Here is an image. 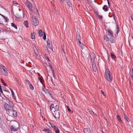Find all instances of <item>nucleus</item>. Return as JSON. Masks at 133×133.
Returning <instances> with one entry per match:
<instances>
[{"mask_svg":"<svg viewBox=\"0 0 133 133\" xmlns=\"http://www.w3.org/2000/svg\"><path fill=\"white\" fill-rule=\"evenodd\" d=\"M7 101L4 105V107L6 111L7 114L10 115V112L13 111V109L14 107V104L13 102L10 101L8 100Z\"/></svg>","mask_w":133,"mask_h":133,"instance_id":"1","label":"nucleus"},{"mask_svg":"<svg viewBox=\"0 0 133 133\" xmlns=\"http://www.w3.org/2000/svg\"><path fill=\"white\" fill-rule=\"evenodd\" d=\"M104 76L106 79L109 82H111L112 80V77L109 69H106L105 72Z\"/></svg>","mask_w":133,"mask_h":133,"instance_id":"2","label":"nucleus"},{"mask_svg":"<svg viewBox=\"0 0 133 133\" xmlns=\"http://www.w3.org/2000/svg\"><path fill=\"white\" fill-rule=\"evenodd\" d=\"M31 21L32 23L34 25H37L39 24V21L35 16H32L31 18Z\"/></svg>","mask_w":133,"mask_h":133,"instance_id":"3","label":"nucleus"},{"mask_svg":"<svg viewBox=\"0 0 133 133\" xmlns=\"http://www.w3.org/2000/svg\"><path fill=\"white\" fill-rule=\"evenodd\" d=\"M18 128V124L17 122H16L11 126V130L14 131H17Z\"/></svg>","mask_w":133,"mask_h":133,"instance_id":"4","label":"nucleus"},{"mask_svg":"<svg viewBox=\"0 0 133 133\" xmlns=\"http://www.w3.org/2000/svg\"><path fill=\"white\" fill-rule=\"evenodd\" d=\"M0 68L1 70L3 71V74L4 75L6 76L8 75V73L6 71V69L4 66L0 65Z\"/></svg>","mask_w":133,"mask_h":133,"instance_id":"5","label":"nucleus"},{"mask_svg":"<svg viewBox=\"0 0 133 133\" xmlns=\"http://www.w3.org/2000/svg\"><path fill=\"white\" fill-rule=\"evenodd\" d=\"M47 46L49 49L53 50V48L51 42L50 40L48 39L47 42Z\"/></svg>","mask_w":133,"mask_h":133,"instance_id":"6","label":"nucleus"},{"mask_svg":"<svg viewBox=\"0 0 133 133\" xmlns=\"http://www.w3.org/2000/svg\"><path fill=\"white\" fill-rule=\"evenodd\" d=\"M24 14L23 12L21 13L19 12L16 14V15L15 16V17L17 18H20L22 17V16L24 17Z\"/></svg>","mask_w":133,"mask_h":133,"instance_id":"7","label":"nucleus"},{"mask_svg":"<svg viewBox=\"0 0 133 133\" xmlns=\"http://www.w3.org/2000/svg\"><path fill=\"white\" fill-rule=\"evenodd\" d=\"M90 56L91 59V62H95V54L94 53H91Z\"/></svg>","mask_w":133,"mask_h":133,"instance_id":"8","label":"nucleus"},{"mask_svg":"<svg viewBox=\"0 0 133 133\" xmlns=\"http://www.w3.org/2000/svg\"><path fill=\"white\" fill-rule=\"evenodd\" d=\"M92 63L93 70L95 72H96L97 70V68L95 63V62H92Z\"/></svg>","mask_w":133,"mask_h":133,"instance_id":"9","label":"nucleus"},{"mask_svg":"<svg viewBox=\"0 0 133 133\" xmlns=\"http://www.w3.org/2000/svg\"><path fill=\"white\" fill-rule=\"evenodd\" d=\"M42 90L44 91L45 93L47 94V95L49 97H51L52 96L50 93L48 91V90L45 88H43Z\"/></svg>","mask_w":133,"mask_h":133,"instance_id":"10","label":"nucleus"},{"mask_svg":"<svg viewBox=\"0 0 133 133\" xmlns=\"http://www.w3.org/2000/svg\"><path fill=\"white\" fill-rule=\"evenodd\" d=\"M107 31L108 33V35L109 36H110L111 38H113L114 36L113 35V33L112 31L108 29L107 30Z\"/></svg>","mask_w":133,"mask_h":133,"instance_id":"11","label":"nucleus"},{"mask_svg":"<svg viewBox=\"0 0 133 133\" xmlns=\"http://www.w3.org/2000/svg\"><path fill=\"white\" fill-rule=\"evenodd\" d=\"M26 4L27 7L29 8V9L31 11H32V6L30 3L28 1L26 2Z\"/></svg>","mask_w":133,"mask_h":133,"instance_id":"12","label":"nucleus"},{"mask_svg":"<svg viewBox=\"0 0 133 133\" xmlns=\"http://www.w3.org/2000/svg\"><path fill=\"white\" fill-rule=\"evenodd\" d=\"M55 115L53 114V115L55 117L56 119L57 118L58 119L59 118V113L58 111H56L55 112Z\"/></svg>","mask_w":133,"mask_h":133,"instance_id":"13","label":"nucleus"},{"mask_svg":"<svg viewBox=\"0 0 133 133\" xmlns=\"http://www.w3.org/2000/svg\"><path fill=\"white\" fill-rule=\"evenodd\" d=\"M43 131L45 133H52L51 130L48 128L44 129Z\"/></svg>","mask_w":133,"mask_h":133,"instance_id":"14","label":"nucleus"},{"mask_svg":"<svg viewBox=\"0 0 133 133\" xmlns=\"http://www.w3.org/2000/svg\"><path fill=\"white\" fill-rule=\"evenodd\" d=\"M52 111V112L53 111L54 112H55L56 111H58L59 110V106L58 105H56Z\"/></svg>","mask_w":133,"mask_h":133,"instance_id":"15","label":"nucleus"},{"mask_svg":"<svg viewBox=\"0 0 133 133\" xmlns=\"http://www.w3.org/2000/svg\"><path fill=\"white\" fill-rule=\"evenodd\" d=\"M17 112L16 111L14 110L13 109V111L12 112H10V115H12L15 117L17 115Z\"/></svg>","mask_w":133,"mask_h":133,"instance_id":"16","label":"nucleus"},{"mask_svg":"<svg viewBox=\"0 0 133 133\" xmlns=\"http://www.w3.org/2000/svg\"><path fill=\"white\" fill-rule=\"evenodd\" d=\"M84 133H91V131L88 128H85L84 130Z\"/></svg>","mask_w":133,"mask_h":133,"instance_id":"17","label":"nucleus"},{"mask_svg":"<svg viewBox=\"0 0 133 133\" xmlns=\"http://www.w3.org/2000/svg\"><path fill=\"white\" fill-rule=\"evenodd\" d=\"M36 33L35 32H33L31 33V38L32 39H35V35Z\"/></svg>","mask_w":133,"mask_h":133,"instance_id":"18","label":"nucleus"},{"mask_svg":"<svg viewBox=\"0 0 133 133\" xmlns=\"http://www.w3.org/2000/svg\"><path fill=\"white\" fill-rule=\"evenodd\" d=\"M43 34V32L41 29H40L38 32L39 36V37H41L42 36Z\"/></svg>","mask_w":133,"mask_h":133,"instance_id":"19","label":"nucleus"},{"mask_svg":"<svg viewBox=\"0 0 133 133\" xmlns=\"http://www.w3.org/2000/svg\"><path fill=\"white\" fill-rule=\"evenodd\" d=\"M76 40L77 41H78L79 43H80L81 37L79 35H76Z\"/></svg>","mask_w":133,"mask_h":133,"instance_id":"20","label":"nucleus"},{"mask_svg":"<svg viewBox=\"0 0 133 133\" xmlns=\"http://www.w3.org/2000/svg\"><path fill=\"white\" fill-rule=\"evenodd\" d=\"M102 9L105 11H107L108 10V9L107 8V6L106 5L104 6Z\"/></svg>","mask_w":133,"mask_h":133,"instance_id":"21","label":"nucleus"},{"mask_svg":"<svg viewBox=\"0 0 133 133\" xmlns=\"http://www.w3.org/2000/svg\"><path fill=\"white\" fill-rule=\"evenodd\" d=\"M80 44V46L81 47L82 49H85V48H86V47L83 44L80 42V43H79Z\"/></svg>","mask_w":133,"mask_h":133,"instance_id":"22","label":"nucleus"},{"mask_svg":"<svg viewBox=\"0 0 133 133\" xmlns=\"http://www.w3.org/2000/svg\"><path fill=\"white\" fill-rule=\"evenodd\" d=\"M104 39L106 41H108L109 40V38H108L106 35H104Z\"/></svg>","mask_w":133,"mask_h":133,"instance_id":"23","label":"nucleus"},{"mask_svg":"<svg viewBox=\"0 0 133 133\" xmlns=\"http://www.w3.org/2000/svg\"><path fill=\"white\" fill-rule=\"evenodd\" d=\"M124 118L126 120L127 122H129L130 120L125 114H124Z\"/></svg>","mask_w":133,"mask_h":133,"instance_id":"24","label":"nucleus"},{"mask_svg":"<svg viewBox=\"0 0 133 133\" xmlns=\"http://www.w3.org/2000/svg\"><path fill=\"white\" fill-rule=\"evenodd\" d=\"M24 24L26 28L28 27V22L27 21H25L24 22Z\"/></svg>","mask_w":133,"mask_h":133,"instance_id":"25","label":"nucleus"},{"mask_svg":"<svg viewBox=\"0 0 133 133\" xmlns=\"http://www.w3.org/2000/svg\"><path fill=\"white\" fill-rule=\"evenodd\" d=\"M66 1L67 2V4L68 5V6L70 8V7H71V5L70 3V2L68 0H67Z\"/></svg>","mask_w":133,"mask_h":133,"instance_id":"26","label":"nucleus"},{"mask_svg":"<svg viewBox=\"0 0 133 133\" xmlns=\"http://www.w3.org/2000/svg\"><path fill=\"white\" fill-rule=\"evenodd\" d=\"M117 119L118 120V121H119L120 122H122V120L121 119V118L118 115H117Z\"/></svg>","mask_w":133,"mask_h":133,"instance_id":"27","label":"nucleus"},{"mask_svg":"<svg viewBox=\"0 0 133 133\" xmlns=\"http://www.w3.org/2000/svg\"><path fill=\"white\" fill-rule=\"evenodd\" d=\"M34 52L37 56H39L40 54H39L38 50H34Z\"/></svg>","mask_w":133,"mask_h":133,"instance_id":"28","label":"nucleus"},{"mask_svg":"<svg viewBox=\"0 0 133 133\" xmlns=\"http://www.w3.org/2000/svg\"><path fill=\"white\" fill-rule=\"evenodd\" d=\"M51 125L52 128H54L55 129L56 128H57V127L54 124L52 123H51L50 124Z\"/></svg>","mask_w":133,"mask_h":133,"instance_id":"29","label":"nucleus"},{"mask_svg":"<svg viewBox=\"0 0 133 133\" xmlns=\"http://www.w3.org/2000/svg\"><path fill=\"white\" fill-rule=\"evenodd\" d=\"M95 14H96V16H97V17H100V18H102V16H100L99 15L98 13V12L96 11L95 12Z\"/></svg>","mask_w":133,"mask_h":133,"instance_id":"30","label":"nucleus"},{"mask_svg":"<svg viewBox=\"0 0 133 133\" xmlns=\"http://www.w3.org/2000/svg\"><path fill=\"white\" fill-rule=\"evenodd\" d=\"M10 89L11 90V92L12 93V95L14 99H16V98L15 97H14V91H13V90L12 89Z\"/></svg>","mask_w":133,"mask_h":133,"instance_id":"31","label":"nucleus"},{"mask_svg":"<svg viewBox=\"0 0 133 133\" xmlns=\"http://www.w3.org/2000/svg\"><path fill=\"white\" fill-rule=\"evenodd\" d=\"M54 105L53 104H51L50 106V110H51L52 111L54 109Z\"/></svg>","mask_w":133,"mask_h":133,"instance_id":"32","label":"nucleus"},{"mask_svg":"<svg viewBox=\"0 0 133 133\" xmlns=\"http://www.w3.org/2000/svg\"><path fill=\"white\" fill-rule=\"evenodd\" d=\"M11 25L12 26L14 27L15 29H17V26L14 23H11Z\"/></svg>","mask_w":133,"mask_h":133,"instance_id":"33","label":"nucleus"},{"mask_svg":"<svg viewBox=\"0 0 133 133\" xmlns=\"http://www.w3.org/2000/svg\"><path fill=\"white\" fill-rule=\"evenodd\" d=\"M109 40L110 41V42L111 43H114L115 42V40L113 38H109Z\"/></svg>","mask_w":133,"mask_h":133,"instance_id":"34","label":"nucleus"},{"mask_svg":"<svg viewBox=\"0 0 133 133\" xmlns=\"http://www.w3.org/2000/svg\"><path fill=\"white\" fill-rule=\"evenodd\" d=\"M130 75L132 78V79L133 81V71L132 70L130 71Z\"/></svg>","mask_w":133,"mask_h":133,"instance_id":"35","label":"nucleus"},{"mask_svg":"<svg viewBox=\"0 0 133 133\" xmlns=\"http://www.w3.org/2000/svg\"><path fill=\"white\" fill-rule=\"evenodd\" d=\"M43 34L44 35L43 37V38L44 40H45L46 39V35L45 32H43Z\"/></svg>","mask_w":133,"mask_h":133,"instance_id":"36","label":"nucleus"},{"mask_svg":"<svg viewBox=\"0 0 133 133\" xmlns=\"http://www.w3.org/2000/svg\"><path fill=\"white\" fill-rule=\"evenodd\" d=\"M29 88L31 90H33L34 89L33 86L31 84H30L29 85Z\"/></svg>","mask_w":133,"mask_h":133,"instance_id":"37","label":"nucleus"},{"mask_svg":"<svg viewBox=\"0 0 133 133\" xmlns=\"http://www.w3.org/2000/svg\"><path fill=\"white\" fill-rule=\"evenodd\" d=\"M1 81L2 82V83H3V84L4 86H6V85L5 83L4 82V81L2 79H1Z\"/></svg>","mask_w":133,"mask_h":133,"instance_id":"38","label":"nucleus"},{"mask_svg":"<svg viewBox=\"0 0 133 133\" xmlns=\"http://www.w3.org/2000/svg\"><path fill=\"white\" fill-rule=\"evenodd\" d=\"M55 129L56 130H55V132L56 133H59V130L57 127V128H56Z\"/></svg>","mask_w":133,"mask_h":133,"instance_id":"39","label":"nucleus"},{"mask_svg":"<svg viewBox=\"0 0 133 133\" xmlns=\"http://www.w3.org/2000/svg\"><path fill=\"white\" fill-rule=\"evenodd\" d=\"M38 79L40 81V82L42 83H43V81L41 79L40 77H38Z\"/></svg>","mask_w":133,"mask_h":133,"instance_id":"40","label":"nucleus"},{"mask_svg":"<svg viewBox=\"0 0 133 133\" xmlns=\"http://www.w3.org/2000/svg\"><path fill=\"white\" fill-rule=\"evenodd\" d=\"M4 18L5 21V22H8L7 19L8 20V18L6 17H5L4 16V17H3Z\"/></svg>","mask_w":133,"mask_h":133,"instance_id":"41","label":"nucleus"},{"mask_svg":"<svg viewBox=\"0 0 133 133\" xmlns=\"http://www.w3.org/2000/svg\"><path fill=\"white\" fill-rule=\"evenodd\" d=\"M25 83L26 84H29V81L28 80H25Z\"/></svg>","mask_w":133,"mask_h":133,"instance_id":"42","label":"nucleus"},{"mask_svg":"<svg viewBox=\"0 0 133 133\" xmlns=\"http://www.w3.org/2000/svg\"><path fill=\"white\" fill-rule=\"evenodd\" d=\"M66 107L68 111L69 112H70L71 111V110L70 109V108L68 106H67Z\"/></svg>","mask_w":133,"mask_h":133,"instance_id":"43","label":"nucleus"},{"mask_svg":"<svg viewBox=\"0 0 133 133\" xmlns=\"http://www.w3.org/2000/svg\"><path fill=\"white\" fill-rule=\"evenodd\" d=\"M111 58H114L115 56L114 54H113L112 53H111Z\"/></svg>","mask_w":133,"mask_h":133,"instance_id":"44","label":"nucleus"},{"mask_svg":"<svg viewBox=\"0 0 133 133\" xmlns=\"http://www.w3.org/2000/svg\"><path fill=\"white\" fill-rule=\"evenodd\" d=\"M32 47L33 48L34 50H35L36 49V48L35 47V46L34 45H32Z\"/></svg>","mask_w":133,"mask_h":133,"instance_id":"45","label":"nucleus"},{"mask_svg":"<svg viewBox=\"0 0 133 133\" xmlns=\"http://www.w3.org/2000/svg\"><path fill=\"white\" fill-rule=\"evenodd\" d=\"M45 58L46 59L48 60L49 61V58L48 56H46L45 54Z\"/></svg>","mask_w":133,"mask_h":133,"instance_id":"46","label":"nucleus"},{"mask_svg":"<svg viewBox=\"0 0 133 133\" xmlns=\"http://www.w3.org/2000/svg\"><path fill=\"white\" fill-rule=\"evenodd\" d=\"M2 29L3 31L6 32L7 31V29H6L2 28Z\"/></svg>","mask_w":133,"mask_h":133,"instance_id":"47","label":"nucleus"},{"mask_svg":"<svg viewBox=\"0 0 133 133\" xmlns=\"http://www.w3.org/2000/svg\"><path fill=\"white\" fill-rule=\"evenodd\" d=\"M131 20L133 21V14L131 15Z\"/></svg>","mask_w":133,"mask_h":133,"instance_id":"48","label":"nucleus"},{"mask_svg":"<svg viewBox=\"0 0 133 133\" xmlns=\"http://www.w3.org/2000/svg\"><path fill=\"white\" fill-rule=\"evenodd\" d=\"M116 28H117V30H119V27L118 26V24H117L116 25Z\"/></svg>","mask_w":133,"mask_h":133,"instance_id":"49","label":"nucleus"},{"mask_svg":"<svg viewBox=\"0 0 133 133\" xmlns=\"http://www.w3.org/2000/svg\"><path fill=\"white\" fill-rule=\"evenodd\" d=\"M101 92L102 94L104 96L105 95L104 92L102 90L101 91Z\"/></svg>","mask_w":133,"mask_h":133,"instance_id":"50","label":"nucleus"},{"mask_svg":"<svg viewBox=\"0 0 133 133\" xmlns=\"http://www.w3.org/2000/svg\"><path fill=\"white\" fill-rule=\"evenodd\" d=\"M51 71L52 72V74H54V69H52Z\"/></svg>","mask_w":133,"mask_h":133,"instance_id":"51","label":"nucleus"},{"mask_svg":"<svg viewBox=\"0 0 133 133\" xmlns=\"http://www.w3.org/2000/svg\"><path fill=\"white\" fill-rule=\"evenodd\" d=\"M13 3L14 4H18V3H17L16 2V1H13Z\"/></svg>","mask_w":133,"mask_h":133,"instance_id":"52","label":"nucleus"},{"mask_svg":"<svg viewBox=\"0 0 133 133\" xmlns=\"http://www.w3.org/2000/svg\"><path fill=\"white\" fill-rule=\"evenodd\" d=\"M130 3L131 4H133V0H131L130 1Z\"/></svg>","mask_w":133,"mask_h":133,"instance_id":"53","label":"nucleus"},{"mask_svg":"<svg viewBox=\"0 0 133 133\" xmlns=\"http://www.w3.org/2000/svg\"><path fill=\"white\" fill-rule=\"evenodd\" d=\"M119 30H118L116 32V34H117L119 32Z\"/></svg>","mask_w":133,"mask_h":133,"instance_id":"54","label":"nucleus"},{"mask_svg":"<svg viewBox=\"0 0 133 133\" xmlns=\"http://www.w3.org/2000/svg\"><path fill=\"white\" fill-rule=\"evenodd\" d=\"M64 0H61L60 1V2L61 3H63L64 2Z\"/></svg>","mask_w":133,"mask_h":133,"instance_id":"55","label":"nucleus"},{"mask_svg":"<svg viewBox=\"0 0 133 133\" xmlns=\"http://www.w3.org/2000/svg\"><path fill=\"white\" fill-rule=\"evenodd\" d=\"M121 54L123 56V52L122 51V50H121Z\"/></svg>","mask_w":133,"mask_h":133,"instance_id":"56","label":"nucleus"},{"mask_svg":"<svg viewBox=\"0 0 133 133\" xmlns=\"http://www.w3.org/2000/svg\"><path fill=\"white\" fill-rule=\"evenodd\" d=\"M0 91L2 93H3V91H2V89H1L0 90Z\"/></svg>","mask_w":133,"mask_h":133,"instance_id":"57","label":"nucleus"},{"mask_svg":"<svg viewBox=\"0 0 133 133\" xmlns=\"http://www.w3.org/2000/svg\"><path fill=\"white\" fill-rule=\"evenodd\" d=\"M107 2H108V4L109 6H110V4H109V1H108Z\"/></svg>","mask_w":133,"mask_h":133,"instance_id":"58","label":"nucleus"},{"mask_svg":"<svg viewBox=\"0 0 133 133\" xmlns=\"http://www.w3.org/2000/svg\"><path fill=\"white\" fill-rule=\"evenodd\" d=\"M107 2H108V4L109 6H110V4H109V1H108Z\"/></svg>","mask_w":133,"mask_h":133,"instance_id":"59","label":"nucleus"},{"mask_svg":"<svg viewBox=\"0 0 133 133\" xmlns=\"http://www.w3.org/2000/svg\"><path fill=\"white\" fill-rule=\"evenodd\" d=\"M0 15L2 16V17H4V16L3 15H2L0 13Z\"/></svg>","mask_w":133,"mask_h":133,"instance_id":"60","label":"nucleus"},{"mask_svg":"<svg viewBox=\"0 0 133 133\" xmlns=\"http://www.w3.org/2000/svg\"><path fill=\"white\" fill-rule=\"evenodd\" d=\"M37 74H38V76L39 77L40 76V74L39 73H37Z\"/></svg>","mask_w":133,"mask_h":133,"instance_id":"61","label":"nucleus"},{"mask_svg":"<svg viewBox=\"0 0 133 133\" xmlns=\"http://www.w3.org/2000/svg\"><path fill=\"white\" fill-rule=\"evenodd\" d=\"M36 11H37V13H38V15H39V12H38V11L37 10V9H36Z\"/></svg>","mask_w":133,"mask_h":133,"instance_id":"62","label":"nucleus"},{"mask_svg":"<svg viewBox=\"0 0 133 133\" xmlns=\"http://www.w3.org/2000/svg\"><path fill=\"white\" fill-rule=\"evenodd\" d=\"M2 89V87H1V85L0 84V90L1 89Z\"/></svg>","mask_w":133,"mask_h":133,"instance_id":"63","label":"nucleus"},{"mask_svg":"<svg viewBox=\"0 0 133 133\" xmlns=\"http://www.w3.org/2000/svg\"><path fill=\"white\" fill-rule=\"evenodd\" d=\"M45 46V47H46V49L48 50V48L47 47V46Z\"/></svg>","mask_w":133,"mask_h":133,"instance_id":"64","label":"nucleus"}]
</instances>
